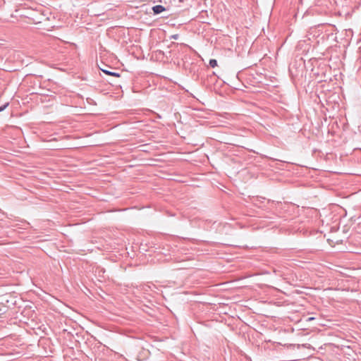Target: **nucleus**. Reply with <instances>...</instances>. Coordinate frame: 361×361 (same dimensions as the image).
I'll list each match as a JSON object with an SVG mask.
<instances>
[{
    "instance_id": "obj_1",
    "label": "nucleus",
    "mask_w": 361,
    "mask_h": 361,
    "mask_svg": "<svg viewBox=\"0 0 361 361\" xmlns=\"http://www.w3.org/2000/svg\"><path fill=\"white\" fill-rule=\"evenodd\" d=\"M152 9L154 15L159 14L166 10L165 7H164L161 5L154 6Z\"/></svg>"
},
{
    "instance_id": "obj_2",
    "label": "nucleus",
    "mask_w": 361,
    "mask_h": 361,
    "mask_svg": "<svg viewBox=\"0 0 361 361\" xmlns=\"http://www.w3.org/2000/svg\"><path fill=\"white\" fill-rule=\"evenodd\" d=\"M101 70L103 73H104L105 74H106L108 75H111V76H114L116 78H119L121 76V74L119 73L112 72V71H108L106 69H102V68H101Z\"/></svg>"
},
{
    "instance_id": "obj_3",
    "label": "nucleus",
    "mask_w": 361,
    "mask_h": 361,
    "mask_svg": "<svg viewBox=\"0 0 361 361\" xmlns=\"http://www.w3.org/2000/svg\"><path fill=\"white\" fill-rule=\"evenodd\" d=\"M209 63L212 68H214V67L217 66V61L216 59H210Z\"/></svg>"
},
{
    "instance_id": "obj_4",
    "label": "nucleus",
    "mask_w": 361,
    "mask_h": 361,
    "mask_svg": "<svg viewBox=\"0 0 361 361\" xmlns=\"http://www.w3.org/2000/svg\"><path fill=\"white\" fill-rule=\"evenodd\" d=\"M8 105H9V103L6 102L4 105L1 106H0V112L3 111L4 109H6Z\"/></svg>"
},
{
    "instance_id": "obj_5",
    "label": "nucleus",
    "mask_w": 361,
    "mask_h": 361,
    "mask_svg": "<svg viewBox=\"0 0 361 361\" xmlns=\"http://www.w3.org/2000/svg\"><path fill=\"white\" fill-rule=\"evenodd\" d=\"M170 38L172 39H178L179 38V35L178 34L172 35L170 37Z\"/></svg>"
},
{
    "instance_id": "obj_6",
    "label": "nucleus",
    "mask_w": 361,
    "mask_h": 361,
    "mask_svg": "<svg viewBox=\"0 0 361 361\" xmlns=\"http://www.w3.org/2000/svg\"><path fill=\"white\" fill-rule=\"evenodd\" d=\"M312 319H313V318H312V317H310V318H309L307 320H308V321H310V320H312Z\"/></svg>"
}]
</instances>
